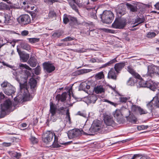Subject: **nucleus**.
<instances>
[{"instance_id": "f8f14e48", "label": "nucleus", "mask_w": 159, "mask_h": 159, "mask_svg": "<svg viewBox=\"0 0 159 159\" xmlns=\"http://www.w3.org/2000/svg\"><path fill=\"white\" fill-rule=\"evenodd\" d=\"M12 105L11 102L9 99L6 100L3 104H1V109L2 111L9 109Z\"/></svg>"}, {"instance_id": "393cba45", "label": "nucleus", "mask_w": 159, "mask_h": 159, "mask_svg": "<svg viewBox=\"0 0 159 159\" xmlns=\"http://www.w3.org/2000/svg\"><path fill=\"white\" fill-rule=\"evenodd\" d=\"M28 63L30 66L33 67L35 66L37 64L36 59L32 57H30Z\"/></svg>"}, {"instance_id": "a211bd4d", "label": "nucleus", "mask_w": 159, "mask_h": 159, "mask_svg": "<svg viewBox=\"0 0 159 159\" xmlns=\"http://www.w3.org/2000/svg\"><path fill=\"white\" fill-rule=\"evenodd\" d=\"M11 17L8 15H5L4 16L0 15V23L8 24L10 23Z\"/></svg>"}, {"instance_id": "603ef678", "label": "nucleus", "mask_w": 159, "mask_h": 159, "mask_svg": "<svg viewBox=\"0 0 159 159\" xmlns=\"http://www.w3.org/2000/svg\"><path fill=\"white\" fill-rule=\"evenodd\" d=\"M9 84H10L7 82L4 81L1 84V86L2 87L6 88L8 87V86H9Z\"/></svg>"}, {"instance_id": "2f4dec72", "label": "nucleus", "mask_w": 159, "mask_h": 159, "mask_svg": "<svg viewBox=\"0 0 159 159\" xmlns=\"http://www.w3.org/2000/svg\"><path fill=\"white\" fill-rule=\"evenodd\" d=\"M19 68L23 70L24 69H25L26 70H31L32 69L30 67L26 64H23L22 63H20L19 64Z\"/></svg>"}, {"instance_id": "6ab92c4d", "label": "nucleus", "mask_w": 159, "mask_h": 159, "mask_svg": "<svg viewBox=\"0 0 159 159\" xmlns=\"http://www.w3.org/2000/svg\"><path fill=\"white\" fill-rule=\"evenodd\" d=\"M98 99L97 96L95 94L89 95L87 98V102L88 103H94Z\"/></svg>"}, {"instance_id": "1a4fd4ad", "label": "nucleus", "mask_w": 159, "mask_h": 159, "mask_svg": "<svg viewBox=\"0 0 159 159\" xmlns=\"http://www.w3.org/2000/svg\"><path fill=\"white\" fill-rule=\"evenodd\" d=\"M55 134L52 132L48 131L44 134L43 138V142L47 144L51 141Z\"/></svg>"}, {"instance_id": "4be33fe9", "label": "nucleus", "mask_w": 159, "mask_h": 159, "mask_svg": "<svg viewBox=\"0 0 159 159\" xmlns=\"http://www.w3.org/2000/svg\"><path fill=\"white\" fill-rule=\"evenodd\" d=\"M128 71L134 77L138 79H140V75L136 72L131 67H128Z\"/></svg>"}, {"instance_id": "338daca9", "label": "nucleus", "mask_w": 159, "mask_h": 159, "mask_svg": "<svg viewBox=\"0 0 159 159\" xmlns=\"http://www.w3.org/2000/svg\"><path fill=\"white\" fill-rule=\"evenodd\" d=\"M3 145L4 146L6 147H8L10 146L11 145V143H3Z\"/></svg>"}, {"instance_id": "aec40b11", "label": "nucleus", "mask_w": 159, "mask_h": 159, "mask_svg": "<svg viewBox=\"0 0 159 159\" xmlns=\"http://www.w3.org/2000/svg\"><path fill=\"white\" fill-rule=\"evenodd\" d=\"M94 91L97 94L102 93L105 92V89L102 86L100 85L95 87L94 89Z\"/></svg>"}, {"instance_id": "864d4df0", "label": "nucleus", "mask_w": 159, "mask_h": 159, "mask_svg": "<svg viewBox=\"0 0 159 159\" xmlns=\"http://www.w3.org/2000/svg\"><path fill=\"white\" fill-rule=\"evenodd\" d=\"M30 139L33 143H36L38 142V139L34 137L31 136Z\"/></svg>"}, {"instance_id": "ea45409f", "label": "nucleus", "mask_w": 159, "mask_h": 159, "mask_svg": "<svg viewBox=\"0 0 159 159\" xmlns=\"http://www.w3.org/2000/svg\"><path fill=\"white\" fill-rule=\"evenodd\" d=\"M44 2L45 3L49 5H52L53 3L58 2V0H44Z\"/></svg>"}, {"instance_id": "13d9d810", "label": "nucleus", "mask_w": 159, "mask_h": 159, "mask_svg": "<svg viewBox=\"0 0 159 159\" xmlns=\"http://www.w3.org/2000/svg\"><path fill=\"white\" fill-rule=\"evenodd\" d=\"M117 13L121 15H124L125 13V9L123 8L120 11L119 10L117 11Z\"/></svg>"}, {"instance_id": "774afa93", "label": "nucleus", "mask_w": 159, "mask_h": 159, "mask_svg": "<svg viewBox=\"0 0 159 159\" xmlns=\"http://www.w3.org/2000/svg\"><path fill=\"white\" fill-rule=\"evenodd\" d=\"M89 61L92 63H94L96 62V60L95 58H92Z\"/></svg>"}, {"instance_id": "6e6d98bb", "label": "nucleus", "mask_w": 159, "mask_h": 159, "mask_svg": "<svg viewBox=\"0 0 159 159\" xmlns=\"http://www.w3.org/2000/svg\"><path fill=\"white\" fill-rule=\"evenodd\" d=\"M154 105L153 104V103L152 101H151L149 103L147 104V106L148 108L150 110H152L153 109V107Z\"/></svg>"}, {"instance_id": "7ed1b4c3", "label": "nucleus", "mask_w": 159, "mask_h": 159, "mask_svg": "<svg viewBox=\"0 0 159 159\" xmlns=\"http://www.w3.org/2000/svg\"><path fill=\"white\" fill-rule=\"evenodd\" d=\"M103 120L106 125H102L101 124V122L100 121V125L103 128L106 127L108 128V130L107 131H103L102 129H100V130H101V131L103 132L104 133H107L109 131V126H112L114 124V121L113 120V117L111 115L105 114L103 116Z\"/></svg>"}, {"instance_id": "a19ab883", "label": "nucleus", "mask_w": 159, "mask_h": 159, "mask_svg": "<svg viewBox=\"0 0 159 159\" xmlns=\"http://www.w3.org/2000/svg\"><path fill=\"white\" fill-rule=\"evenodd\" d=\"M39 40V39L37 38H33L29 39V42L31 43H34L37 42Z\"/></svg>"}, {"instance_id": "9b49d317", "label": "nucleus", "mask_w": 159, "mask_h": 159, "mask_svg": "<svg viewBox=\"0 0 159 159\" xmlns=\"http://www.w3.org/2000/svg\"><path fill=\"white\" fill-rule=\"evenodd\" d=\"M50 111L51 114V120L53 122L56 121V119H54V116L56 114V107L55 104H54L52 102L50 103Z\"/></svg>"}, {"instance_id": "c03bdc74", "label": "nucleus", "mask_w": 159, "mask_h": 159, "mask_svg": "<svg viewBox=\"0 0 159 159\" xmlns=\"http://www.w3.org/2000/svg\"><path fill=\"white\" fill-rule=\"evenodd\" d=\"M130 98V97H121L120 98V100L121 102H125L127 101H129Z\"/></svg>"}, {"instance_id": "423d86ee", "label": "nucleus", "mask_w": 159, "mask_h": 159, "mask_svg": "<svg viewBox=\"0 0 159 159\" xmlns=\"http://www.w3.org/2000/svg\"><path fill=\"white\" fill-rule=\"evenodd\" d=\"M148 75L152 77L154 75H159V68L154 66H148Z\"/></svg>"}, {"instance_id": "b1692460", "label": "nucleus", "mask_w": 159, "mask_h": 159, "mask_svg": "<svg viewBox=\"0 0 159 159\" xmlns=\"http://www.w3.org/2000/svg\"><path fill=\"white\" fill-rule=\"evenodd\" d=\"M23 4L25 5V8L28 9L29 10H30H30H34V9L35 10H36L37 9V7L36 6H30L29 2L28 1L25 0V1L23 2Z\"/></svg>"}, {"instance_id": "72a5a7b5", "label": "nucleus", "mask_w": 159, "mask_h": 159, "mask_svg": "<svg viewBox=\"0 0 159 159\" xmlns=\"http://www.w3.org/2000/svg\"><path fill=\"white\" fill-rule=\"evenodd\" d=\"M21 48L30 51L31 50V47L27 43H24L21 44Z\"/></svg>"}, {"instance_id": "ddd939ff", "label": "nucleus", "mask_w": 159, "mask_h": 159, "mask_svg": "<svg viewBox=\"0 0 159 159\" xmlns=\"http://www.w3.org/2000/svg\"><path fill=\"white\" fill-rule=\"evenodd\" d=\"M17 51L20 56V60H22L23 62H26L29 57V54L22 52L18 49H17Z\"/></svg>"}, {"instance_id": "a18cd8bd", "label": "nucleus", "mask_w": 159, "mask_h": 159, "mask_svg": "<svg viewBox=\"0 0 159 159\" xmlns=\"http://www.w3.org/2000/svg\"><path fill=\"white\" fill-rule=\"evenodd\" d=\"M56 14L55 12L54 11H51L49 12L48 16L50 18H53L55 17Z\"/></svg>"}, {"instance_id": "0eeeda50", "label": "nucleus", "mask_w": 159, "mask_h": 159, "mask_svg": "<svg viewBox=\"0 0 159 159\" xmlns=\"http://www.w3.org/2000/svg\"><path fill=\"white\" fill-rule=\"evenodd\" d=\"M19 23L24 25H26L30 23L31 21L30 18L27 14L23 15L21 16L18 19Z\"/></svg>"}, {"instance_id": "f257e3e1", "label": "nucleus", "mask_w": 159, "mask_h": 159, "mask_svg": "<svg viewBox=\"0 0 159 159\" xmlns=\"http://www.w3.org/2000/svg\"><path fill=\"white\" fill-rule=\"evenodd\" d=\"M13 74L15 76L16 80L19 83L20 94L24 97L29 95L27 82L28 78L31 76L30 73L27 70L22 71L20 73H17L15 70Z\"/></svg>"}, {"instance_id": "7c9ffc66", "label": "nucleus", "mask_w": 159, "mask_h": 159, "mask_svg": "<svg viewBox=\"0 0 159 159\" xmlns=\"http://www.w3.org/2000/svg\"><path fill=\"white\" fill-rule=\"evenodd\" d=\"M29 83L31 88H34L37 84L36 81L34 78H31L30 80Z\"/></svg>"}, {"instance_id": "8fccbe9b", "label": "nucleus", "mask_w": 159, "mask_h": 159, "mask_svg": "<svg viewBox=\"0 0 159 159\" xmlns=\"http://www.w3.org/2000/svg\"><path fill=\"white\" fill-rule=\"evenodd\" d=\"M148 128V126L141 125L137 127V129L138 130H141L147 129Z\"/></svg>"}, {"instance_id": "4d7b16f0", "label": "nucleus", "mask_w": 159, "mask_h": 159, "mask_svg": "<svg viewBox=\"0 0 159 159\" xmlns=\"http://www.w3.org/2000/svg\"><path fill=\"white\" fill-rule=\"evenodd\" d=\"M7 5L4 3H0V10L4 9L6 8Z\"/></svg>"}, {"instance_id": "2eb2a0df", "label": "nucleus", "mask_w": 159, "mask_h": 159, "mask_svg": "<svg viewBox=\"0 0 159 159\" xmlns=\"http://www.w3.org/2000/svg\"><path fill=\"white\" fill-rule=\"evenodd\" d=\"M15 91V88L11 84H9V86L4 89V93L9 96L14 93Z\"/></svg>"}, {"instance_id": "c9c22d12", "label": "nucleus", "mask_w": 159, "mask_h": 159, "mask_svg": "<svg viewBox=\"0 0 159 159\" xmlns=\"http://www.w3.org/2000/svg\"><path fill=\"white\" fill-rule=\"evenodd\" d=\"M128 121L133 124H135L137 122V119L133 116H131L128 119Z\"/></svg>"}, {"instance_id": "412c9836", "label": "nucleus", "mask_w": 159, "mask_h": 159, "mask_svg": "<svg viewBox=\"0 0 159 159\" xmlns=\"http://www.w3.org/2000/svg\"><path fill=\"white\" fill-rule=\"evenodd\" d=\"M108 78L113 80H116V75L115 72V70L111 68L108 74Z\"/></svg>"}, {"instance_id": "de8ad7c7", "label": "nucleus", "mask_w": 159, "mask_h": 159, "mask_svg": "<svg viewBox=\"0 0 159 159\" xmlns=\"http://www.w3.org/2000/svg\"><path fill=\"white\" fill-rule=\"evenodd\" d=\"M96 77L98 79H102L104 77V75L103 72H100L96 75Z\"/></svg>"}, {"instance_id": "f704fd0d", "label": "nucleus", "mask_w": 159, "mask_h": 159, "mask_svg": "<svg viewBox=\"0 0 159 159\" xmlns=\"http://www.w3.org/2000/svg\"><path fill=\"white\" fill-rule=\"evenodd\" d=\"M145 19L144 18H138L135 20V23H138V24L133 26V27H134L137 26L138 25L143 22L144 21Z\"/></svg>"}, {"instance_id": "20e7f679", "label": "nucleus", "mask_w": 159, "mask_h": 159, "mask_svg": "<svg viewBox=\"0 0 159 159\" xmlns=\"http://www.w3.org/2000/svg\"><path fill=\"white\" fill-rule=\"evenodd\" d=\"M101 17L103 23L109 24L113 19V14L111 11H106L103 12Z\"/></svg>"}, {"instance_id": "a878e982", "label": "nucleus", "mask_w": 159, "mask_h": 159, "mask_svg": "<svg viewBox=\"0 0 159 159\" xmlns=\"http://www.w3.org/2000/svg\"><path fill=\"white\" fill-rule=\"evenodd\" d=\"M67 93H64L61 95H57L56 97V98L58 101L60 100L61 102L65 101L66 98Z\"/></svg>"}, {"instance_id": "5fc2aeb1", "label": "nucleus", "mask_w": 159, "mask_h": 159, "mask_svg": "<svg viewBox=\"0 0 159 159\" xmlns=\"http://www.w3.org/2000/svg\"><path fill=\"white\" fill-rule=\"evenodd\" d=\"M65 108L63 107H61L59 108L57 110L58 113L62 115L64 113L63 112L65 111Z\"/></svg>"}, {"instance_id": "37998d69", "label": "nucleus", "mask_w": 159, "mask_h": 159, "mask_svg": "<svg viewBox=\"0 0 159 159\" xmlns=\"http://www.w3.org/2000/svg\"><path fill=\"white\" fill-rule=\"evenodd\" d=\"M12 155L13 157H15L16 159H19L21 157V154L20 153L17 152H14L12 153Z\"/></svg>"}, {"instance_id": "6e6552de", "label": "nucleus", "mask_w": 159, "mask_h": 159, "mask_svg": "<svg viewBox=\"0 0 159 159\" xmlns=\"http://www.w3.org/2000/svg\"><path fill=\"white\" fill-rule=\"evenodd\" d=\"M125 21L124 20L118 19L115 20L112 24L113 27L116 29H122L123 28L125 25Z\"/></svg>"}, {"instance_id": "4468645a", "label": "nucleus", "mask_w": 159, "mask_h": 159, "mask_svg": "<svg viewBox=\"0 0 159 159\" xmlns=\"http://www.w3.org/2000/svg\"><path fill=\"white\" fill-rule=\"evenodd\" d=\"M43 68L48 72L51 73L55 69V67L52 64L44 62L43 64Z\"/></svg>"}, {"instance_id": "e2e57ef3", "label": "nucleus", "mask_w": 159, "mask_h": 159, "mask_svg": "<svg viewBox=\"0 0 159 159\" xmlns=\"http://www.w3.org/2000/svg\"><path fill=\"white\" fill-rule=\"evenodd\" d=\"M91 71L92 70L90 69H84L81 70L80 71L81 73H88Z\"/></svg>"}, {"instance_id": "3c124183", "label": "nucleus", "mask_w": 159, "mask_h": 159, "mask_svg": "<svg viewBox=\"0 0 159 159\" xmlns=\"http://www.w3.org/2000/svg\"><path fill=\"white\" fill-rule=\"evenodd\" d=\"M74 39H75V38H72L70 36H68L63 39H62L61 41H71L74 40Z\"/></svg>"}, {"instance_id": "e433bc0d", "label": "nucleus", "mask_w": 159, "mask_h": 159, "mask_svg": "<svg viewBox=\"0 0 159 159\" xmlns=\"http://www.w3.org/2000/svg\"><path fill=\"white\" fill-rule=\"evenodd\" d=\"M136 80H134L133 78H130L128 81L127 84L128 85L131 86L133 85L136 82Z\"/></svg>"}, {"instance_id": "09e8293b", "label": "nucleus", "mask_w": 159, "mask_h": 159, "mask_svg": "<svg viewBox=\"0 0 159 159\" xmlns=\"http://www.w3.org/2000/svg\"><path fill=\"white\" fill-rule=\"evenodd\" d=\"M139 84L141 87H145L147 86L146 82L142 80H141L139 83Z\"/></svg>"}, {"instance_id": "9d476101", "label": "nucleus", "mask_w": 159, "mask_h": 159, "mask_svg": "<svg viewBox=\"0 0 159 159\" xmlns=\"http://www.w3.org/2000/svg\"><path fill=\"white\" fill-rule=\"evenodd\" d=\"M131 109L132 111L139 113L140 115L146 114L148 113L146 110L136 105H132Z\"/></svg>"}, {"instance_id": "39448f33", "label": "nucleus", "mask_w": 159, "mask_h": 159, "mask_svg": "<svg viewBox=\"0 0 159 159\" xmlns=\"http://www.w3.org/2000/svg\"><path fill=\"white\" fill-rule=\"evenodd\" d=\"M82 133L80 129H75L69 131L68 133V136L69 139H71L81 136L82 134Z\"/></svg>"}, {"instance_id": "c85d7f7f", "label": "nucleus", "mask_w": 159, "mask_h": 159, "mask_svg": "<svg viewBox=\"0 0 159 159\" xmlns=\"http://www.w3.org/2000/svg\"><path fill=\"white\" fill-rule=\"evenodd\" d=\"M58 138L57 136L54 134V140L52 145V147L54 148H57L60 147L61 146L59 144L58 142Z\"/></svg>"}, {"instance_id": "f03ea898", "label": "nucleus", "mask_w": 159, "mask_h": 159, "mask_svg": "<svg viewBox=\"0 0 159 159\" xmlns=\"http://www.w3.org/2000/svg\"><path fill=\"white\" fill-rule=\"evenodd\" d=\"M100 121L98 120L93 121L91 127L90 128L86 129L85 126H84L83 129H80L82 132V134L84 135H93V133L100 130V129H102L103 131H107L108 130V128L107 127L103 128L100 125Z\"/></svg>"}, {"instance_id": "4c0bfd02", "label": "nucleus", "mask_w": 159, "mask_h": 159, "mask_svg": "<svg viewBox=\"0 0 159 159\" xmlns=\"http://www.w3.org/2000/svg\"><path fill=\"white\" fill-rule=\"evenodd\" d=\"M75 2L72 1L71 2H70L69 3L70 6L73 9L75 10L76 12H78V10L75 4Z\"/></svg>"}, {"instance_id": "bf43d9fd", "label": "nucleus", "mask_w": 159, "mask_h": 159, "mask_svg": "<svg viewBox=\"0 0 159 159\" xmlns=\"http://www.w3.org/2000/svg\"><path fill=\"white\" fill-rule=\"evenodd\" d=\"M29 31L27 30H25L21 32V34L22 36H25L29 34Z\"/></svg>"}, {"instance_id": "0e129e2a", "label": "nucleus", "mask_w": 159, "mask_h": 159, "mask_svg": "<svg viewBox=\"0 0 159 159\" xmlns=\"http://www.w3.org/2000/svg\"><path fill=\"white\" fill-rule=\"evenodd\" d=\"M92 33L93 34H94V35H96L97 34V31L96 30H90V32H89V34L90 35V34H91V33Z\"/></svg>"}, {"instance_id": "f3484780", "label": "nucleus", "mask_w": 159, "mask_h": 159, "mask_svg": "<svg viewBox=\"0 0 159 159\" xmlns=\"http://www.w3.org/2000/svg\"><path fill=\"white\" fill-rule=\"evenodd\" d=\"M114 117L116 119L118 122L120 123L122 120L123 118L122 114L120 110L116 109L113 113Z\"/></svg>"}, {"instance_id": "dca6fc26", "label": "nucleus", "mask_w": 159, "mask_h": 159, "mask_svg": "<svg viewBox=\"0 0 159 159\" xmlns=\"http://www.w3.org/2000/svg\"><path fill=\"white\" fill-rule=\"evenodd\" d=\"M90 85L91 82H82L80 85L79 90L86 91V89H90Z\"/></svg>"}, {"instance_id": "bb28decb", "label": "nucleus", "mask_w": 159, "mask_h": 159, "mask_svg": "<svg viewBox=\"0 0 159 159\" xmlns=\"http://www.w3.org/2000/svg\"><path fill=\"white\" fill-rule=\"evenodd\" d=\"M127 6L128 9L131 11L135 12L137 11V5L135 4L132 5L127 4Z\"/></svg>"}, {"instance_id": "5701e85b", "label": "nucleus", "mask_w": 159, "mask_h": 159, "mask_svg": "<svg viewBox=\"0 0 159 159\" xmlns=\"http://www.w3.org/2000/svg\"><path fill=\"white\" fill-rule=\"evenodd\" d=\"M125 64L124 63H119L116 64L114 66L115 70L117 72H119L124 67Z\"/></svg>"}, {"instance_id": "79ce46f5", "label": "nucleus", "mask_w": 159, "mask_h": 159, "mask_svg": "<svg viewBox=\"0 0 159 159\" xmlns=\"http://www.w3.org/2000/svg\"><path fill=\"white\" fill-rule=\"evenodd\" d=\"M61 33L60 32H56L52 34V36L54 38H58L61 35Z\"/></svg>"}, {"instance_id": "c756f323", "label": "nucleus", "mask_w": 159, "mask_h": 159, "mask_svg": "<svg viewBox=\"0 0 159 159\" xmlns=\"http://www.w3.org/2000/svg\"><path fill=\"white\" fill-rule=\"evenodd\" d=\"M116 61H117L116 58H115L114 59L111 60L108 62L103 65L101 67H100V68H104L107 66H109L115 63Z\"/></svg>"}, {"instance_id": "49530a36", "label": "nucleus", "mask_w": 159, "mask_h": 159, "mask_svg": "<svg viewBox=\"0 0 159 159\" xmlns=\"http://www.w3.org/2000/svg\"><path fill=\"white\" fill-rule=\"evenodd\" d=\"M41 68L39 66H38L34 69L35 74L37 75H39L41 71Z\"/></svg>"}, {"instance_id": "473e14b6", "label": "nucleus", "mask_w": 159, "mask_h": 159, "mask_svg": "<svg viewBox=\"0 0 159 159\" xmlns=\"http://www.w3.org/2000/svg\"><path fill=\"white\" fill-rule=\"evenodd\" d=\"M70 20L74 21L76 20V19L75 18L71 17L70 16L68 17H64L63 18V22L64 23L66 24Z\"/></svg>"}, {"instance_id": "052dcab7", "label": "nucleus", "mask_w": 159, "mask_h": 159, "mask_svg": "<svg viewBox=\"0 0 159 159\" xmlns=\"http://www.w3.org/2000/svg\"><path fill=\"white\" fill-rule=\"evenodd\" d=\"M103 102H107L110 103L111 105H113L114 106H116V104H115L114 103L112 102H111L110 101H109L107 99H103Z\"/></svg>"}, {"instance_id": "69168bd1", "label": "nucleus", "mask_w": 159, "mask_h": 159, "mask_svg": "<svg viewBox=\"0 0 159 159\" xmlns=\"http://www.w3.org/2000/svg\"><path fill=\"white\" fill-rule=\"evenodd\" d=\"M156 9L159 10V2H157L154 5Z\"/></svg>"}, {"instance_id": "680f3d73", "label": "nucleus", "mask_w": 159, "mask_h": 159, "mask_svg": "<svg viewBox=\"0 0 159 159\" xmlns=\"http://www.w3.org/2000/svg\"><path fill=\"white\" fill-rule=\"evenodd\" d=\"M66 118L70 121V113L68 109H67L66 112Z\"/></svg>"}, {"instance_id": "cd10ccee", "label": "nucleus", "mask_w": 159, "mask_h": 159, "mask_svg": "<svg viewBox=\"0 0 159 159\" xmlns=\"http://www.w3.org/2000/svg\"><path fill=\"white\" fill-rule=\"evenodd\" d=\"M152 101L154 106L159 107V93L157 96L154 98Z\"/></svg>"}, {"instance_id": "58836bf2", "label": "nucleus", "mask_w": 159, "mask_h": 159, "mask_svg": "<svg viewBox=\"0 0 159 159\" xmlns=\"http://www.w3.org/2000/svg\"><path fill=\"white\" fill-rule=\"evenodd\" d=\"M156 35V33L154 32H149L146 34V37L149 39L154 37Z\"/></svg>"}]
</instances>
